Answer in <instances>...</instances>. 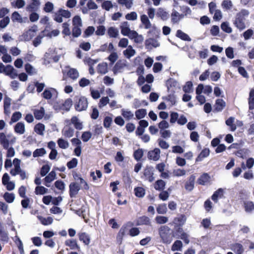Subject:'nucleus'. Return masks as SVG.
<instances>
[{"label":"nucleus","instance_id":"obj_1","mask_svg":"<svg viewBox=\"0 0 254 254\" xmlns=\"http://www.w3.org/2000/svg\"><path fill=\"white\" fill-rule=\"evenodd\" d=\"M120 29L122 35L128 37L129 39L133 40L135 43H140L143 42L144 38L142 35L138 34L134 30H131L128 22L124 21L122 22L120 26Z\"/></svg>","mask_w":254,"mask_h":254},{"label":"nucleus","instance_id":"obj_2","mask_svg":"<svg viewBox=\"0 0 254 254\" xmlns=\"http://www.w3.org/2000/svg\"><path fill=\"white\" fill-rule=\"evenodd\" d=\"M249 14L248 11L242 10L237 14L233 24L239 30L242 31L246 28V25L245 17L248 16Z\"/></svg>","mask_w":254,"mask_h":254},{"label":"nucleus","instance_id":"obj_3","mask_svg":"<svg viewBox=\"0 0 254 254\" xmlns=\"http://www.w3.org/2000/svg\"><path fill=\"white\" fill-rule=\"evenodd\" d=\"M72 34L74 37H78L81 34V28L82 26V21L79 15H75L72 19Z\"/></svg>","mask_w":254,"mask_h":254},{"label":"nucleus","instance_id":"obj_4","mask_svg":"<svg viewBox=\"0 0 254 254\" xmlns=\"http://www.w3.org/2000/svg\"><path fill=\"white\" fill-rule=\"evenodd\" d=\"M16 140V137L12 133L5 134L3 132L0 133V143L5 148L10 145L14 144Z\"/></svg>","mask_w":254,"mask_h":254},{"label":"nucleus","instance_id":"obj_5","mask_svg":"<svg viewBox=\"0 0 254 254\" xmlns=\"http://www.w3.org/2000/svg\"><path fill=\"white\" fill-rule=\"evenodd\" d=\"M159 235L164 243H170L172 241L170 229L167 226H162L159 230Z\"/></svg>","mask_w":254,"mask_h":254},{"label":"nucleus","instance_id":"obj_6","mask_svg":"<svg viewBox=\"0 0 254 254\" xmlns=\"http://www.w3.org/2000/svg\"><path fill=\"white\" fill-rule=\"evenodd\" d=\"M75 103V108L77 111H82L86 110L88 107L87 99L82 96L77 97Z\"/></svg>","mask_w":254,"mask_h":254},{"label":"nucleus","instance_id":"obj_7","mask_svg":"<svg viewBox=\"0 0 254 254\" xmlns=\"http://www.w3.org/2000/svg\"><path fill=\"white\" fill-rule=\"evenodd\" d=\"M140 20L144 26V28L148 29L151 28V29L149 31V33H158L159 30L155 26L152 27V24L148 18V17L146 15L142 14L141 15Z\"/></svg>","mask_w":254,"mask_h":254},{"label":"nucleus","instance_id":"obj_8","mask_svg":"<svg viewBox=\"0 0 254 254\" xmlns=\"http://www.w3.org/2000/svg\"><path fill=\"white\" fill-rule=\"evenodd\" d=\"M72 105V101L71 99L69 98L66 99L64 104H63L62 106H61L60 105H59V103L58 102H56L54 105V108L56 110H59L60 109H63L65 110L66 111H68L70 107H71Z\"/></svg>","mask_w":254,"mask_h":254},{"label":"nucleus","instance_id":"obj_9","mask_svg":"<svg viewBox=\"0 0 254 254\" xmlns=\"http://www.w3.org/2000/svg\"><path fill=\"white\" fill-rule=\"evenodd\" d=\"M37 30L36 27H32L25 32L21 36V39L24 41H29L35 36Z\"/></svg>","mask_w":254,"mask_h":254},{"label":"nucleus","instance_id":"obj_10","mask_svg":"<svg viewBox=\"0 0 254 254\" xmlns=\"http://www.w3.org/2000/svg\"><path fill=\"white\" fill-rule=\"evenodd\" d=\"M20 160L18 159V158L14 159L13 160V165L14 166V168L12 169L10 171V173L12 176H15L18 175V173L22 170L20 167Z\"/></svg>","mask_w":254,"mask_h":254},{"label":"nucleus","instance_id":"obj_11","mask_svg":"<svg viewBox=\"0 0 254 254\" xmlns=\"http://www.w3.org/2000/svg\"><path fill=\"white\" fill-rule=\"evenodd\" d=\"M127 66V62L125 60H120L115 64L114 67V72L115 74L122 72L125 68Z\"/></svg>","mask_w":254,"mask_h":254},{"label":"nucleus","instance_id":"obj_12","mask_svg":"<svg viewBox=\"0 0 254 254\" xmlns=\"http://www.w3.org/2000/svg\"><path fill=\"white\" fill-rule=\"evenodd\" d=\"M226 124L230 127L231 131H234L237 128V126H241L242 125V123L240 121H237L235 122V118L230 117L226 121Z\"/></svg>","mask_w":254,"mask_h":254},{"label":"nucleus","instance_id":"obj_13","mask_svg":"<svg viewBox=\"0 0 254 254\" xmlns=\"http://www.w3.org/2000/svg\"><path fill=\"white\" fill-rule=\"evenodd\" d=\"M3 73L11 78H14L17 76L14 67L9 64L5 66Z\"/></svg>","mask_w":254,"mask_h":254},{"label":"nucleus","instance_id":"obj_14","mask_svg":"<svg viewBox=\"0 0 254 254\" xmlns=\"http://www.w3.org/2000/svg\"><path fill=\"white\" fill-rule=\"evenodd\" d=\"M160 150L158 148H156L148 152V157L151 160L157 161L160 157Z\"/></svg>","mask_w":254,"mask_h":254},{"label":"nucleus","instance_id":"obj_15","mask_svg":"<svg viewBox=\"0 0 254 254\" xmlns=\"http://www.w3.org/2000/svg\"><path fill=\"white\" fill-rule=\"evenodd\" d=\"M211 177L207 173L202 174L197 180V183L201 185H206L209 183Z\"/></svg>","mask_w":254,"mask_h":254},{"label":"nucleus","instance_id":"obj_16","mask_svg":"<svg viewBox=\"0 0 254 254\" xmlns=\"http://www.w3.org/2000/svg\"><path fill=\"white\" fill-rule=\"evenodd\" d=\"M64 72H66L67 76L73 80L77 79L79 76V72L75 68H68L64 71Z\"/></svg>","mask_w":254,"mask_h":254},{"label":"nucleus","instance_id":"obj_17","mask_svg":"<svg viewBox=\"0 0 254 254\" xmlns=\"http://www.w3.org/2000/svg\"><path fill=\"white\" fill-rule=\"evenodd\" d=\"M11 19L14 22L23 23L26 21L27 18H23L18 12L15 11L11 15Z\"/></svg>","mask_w":254,"mask_h":254},{"label":"nucleus","instance_id":"obj_18","mask_svg":"<svg viewBox=\"0 0 254 254\" xmlns=\"http://www.w3.org/2000/svg\"><path fill=\"white\" fill-rule=\"evenodd\" d=\"M14 131L19 134H23L25 132V125L22 122L17 123L14 127Z\"/></svg>","mask_w":254,"mask_h":254},{"label":"nucleus","instance_id":"obj_19","mask_svg":"<svg viewBox=\"0 0 254 254\" xmlns=\"http://www.w3.org/2000/svg\"><path fill=\"white\" fill-rule=\"evenodd\" d=\"M70 195L71 197L75 196L80 190V187L76 183H71L69 185Z\"/></svg>","mask_w":254,"mask_h":254},{"label":"nucleus","instance_id":"obj_20","mask_svg":"<svg viewBox=\"0 0 254 254\" xmlns=\"http://www.w3.org/2000/svg\"><path fill=\"white\" fill-rule=\"evenodd\" d=\"M231 249L236 254H242L244 251V249L243 246L239 243H235L232 244L231 246Z\"/></svg>","mask_w":254,"mask_h":254},{"label":"nucleus","instance_id":"obj_21","mask_svg":"<svg viewBox=\"0 0 254 254\" xmlns=\"http://www.w3.org/2000/svg\"><path fill=\"white\" fill-rule=\"evenodd\" d=\"M71 123L76 129L81 130L83 128L82 122L76 117H73L71 118Z\"/></svg>","mask_w":254,"mask_h":254},{"label":"nucleus","instance_id":"obj_22","mask_svg":"<svg viewBox=\"0 0 254 254\" xmlns=\"http://www.w3.org/2000/svg\"><path fill=\"white\" fill-rule=\"evenodd\" d=\"M74 132V129L68 126L65 127L62 131L63 135L64 137L67 138H70L73 136Z\"/></svg>","mask_w":254,"mask_h":254},{"label":"nucleus","instance_id":"obj_23","mask_svg":"<svg viewBox=\"0 0 254 254\" xmlns=\"http://www.w3.org/2000/svg\"><path fill=\"white\" fill-rule=\"evenodd\" d=\"M65 245L70 250H75L79 248L76 241L74 239H68L65 241Z\"/></svg>","mask_w":254,"mask_h":254},{"label":"nucleus","instance_id":"obj_24","mask_svg":"<svg viewBox=\"0 0 254 254\" xmlns=\"http://www.w3.org/2000/svg\"><path fill=\"white\" fill-rule=\"evenodd\" d=\"M87 6L88 9L84 8L82 11L83 13H87L88 12V9H96L98 6L97 4L93 0H89L87 3Z\"/></svg>","mask_w":254,"mask_h":254},{"label":"nucleus","instance_id":"obj_25","mask_svg":"<svg viewBox=\"0 0 254 254\" xmlns=\"http://www.w3.org/2000/svg\"><path fill=\"white\" fill-rule=\"evenodd\" d=\"M195 179V177L193 175H191L190 177L189 181L186 183L185 185V189L187 190L191 191L193 190L194 185Z\"/></svg>","mask_w":254,"mask_h":254},{"label":"nucleus","instance_id":"obj_26","mask_svg":"<svg viewBox=\"0 0 254 254\" xmlns=\"http://www.w3.org/2000/svg\"><path fill=\"white\" fill-rule=\"evenodd\" d=\"M79 239L80 241H82L86 245H88L90 242V238L87 234L84 232L78 234Z\"/></svg>","mask_w":254,"mask_h":254},{"label":"nucleus","instance_id":"obj_27","mask_svg":"<svg viewBox=\"0 0 254 254\" xmlns=\"http://www.w3.org/2000/svg\"><path fill=\"white\" fill-rule=\"evenodd\" d=\"M184 17V15L180 14L176 10H174L171 14V20L173 22L177 23L178 22Z\"/></svg>","mask_w":254,"mask_h":254},{"label":"nucleus","instance_id":"obj_28","mask_svg":"<svg viewBox=\"0 0 254 254\" xmlns=\"http://www.w3.org/2000/svg\"><path fill=\"white\" fill-rule=\"evenodd\" d=\"M123 54L127 58L129 59L135 54V51L131 46H128L127 49L123 52Z\"/></svg>","mask_w":254,"mask_h":254},{"label":"nucleus","instance_id":"obj_29","mask_svg":"<svg viewBox=\"0 0 254 254\" xmlns=\"http://www.w3.org/2000/svg\"><path fill=\"white\" fill-rule=\"evenodd\" d=\"M107 33L110 37L116 38L119 34L118 29L114 27H110L108 29Z\"/></svg>","mask_w":254,"mask_h":254},{"label":"nucleus","instance_id":"obj_30","mask_svg":"<svg viewBox=\"0 0 254 254\" xmlns=\"http://www.w3.org/2000/svg\"><path fill=\"white\" fill-rule=\"evenodd\" d=\"M56 145L55 143L54 142H49V148L52 149L50 154L49 155V157L51 159H55L57 156L58 152L57 151L53 148V147H55Z\"/></svg>","mask_w":254,"mask_h":254},{"label":"nucleus","instance_id":"obj_31","mask_svg":"<svg viewBox=\"0 0 254 254\" xmlns=\"http://www.w3.org/2000/svg\"><path fill=\"white\" fill-rule=\"evenodd\" d=\"M122 115L126 120H129L133 117V113L128 109H123L121 110Z\"/></svg>","mask_w":254,"mask_h":254},{"label":"nucleus","instance_id":"obj_32","mask_svg":"<svg viewBox=\"0 0 254 254\" xmlns=\"http://www.w3.org/2000/svg\"><path fill=\"white\" fill-rule=\"evenodd\" d=\"M97 71L101 74H105L108 72V64L106 63L99 64L97 66Z\"/></svg>","mask_w":254,"mask_h":254},{"label":"nucleus","instance_id":"obj_33","mask_svg":"<svg viewBox=\"0 0 254 254\" xmlns=\"http://www.w3.org/2000/svg\"><path fill=\"white\" fill-rule=\"evenodd\" d=\"M210 153L209 149L208 148H204L203 149L199 155L197 157L196 161H202L204 158L207 157Z\"/></svg>","mask_w":254,"mask_h":254},{"label":"nucleus","instance_id":"obj_34","mask_svg":"<svg viewBox=\"0 0 254 254\" xmlns=\"http://www.w3.org/2000/svg\"><path fill=\"white\" fill-rule=\"evenodd\" d=\"M244 207L246 212H250L254 209V204L251 201L246 200L244 202Z\"/></svg>","mask_w":254,"mask_h":254},{"label":"nucleus","instance_id":"obj_35","mask_svg":"<svg viewBox=\"0 0 254 254\" xmlns=\"http://www.w3.org/2000/svg\"><path fill=\"white\" fill-rule=\"evenodd\" d=\"M224 190L222 189H219L216 190L212 196V199L217 202L218 198L222 197L223 195Z\"/></svg>","mask_w":254,"mask_h":254},{"label":"nucleus","instance_id":"obj_36","mask_svg":"<svg viewBox=\"0 0 254 254\" xmlns=\"http://www.w3.org/2000/svg\"><path fill=\"white\" fill-rule=\"evenodd\" d=\"M176 36L181 39L183 40L187 41H190L191 39L190 38L188 35L187 34L183 32L182 31L180 30H178L177 31Z\"/></svg>","mask_w":254,"mask_h":254},{"label":"nucleus","instance_id":"obj_37","mask_svg":"<svg viewBox=\"0 0 254 254\" xmlns=\"http://www.w3.org/2000/svg\"><path fill=\"white\" fill-rule=\"evenodd\" d=\"M135 195L138 197H143L145 194V190L142 187H137L134 190Z\"/></svg>","mask_w":254,"mask_h":254},{"label":"nucleus","instance_id":"obj_38","mask_svg":"<svg viewBox=\"0 0 254 254\" xmlns=\"http://www.w3.org/2000/svg\"><path fill=\"white\" fill-rule=\"evenodd\" d=\"M58 96V93L55 89L53 88L49 89V99H51L54 101L57 99Z\"/></svg>","mask_w":254,"mask_h":254},{"label":"nucleus","instance_id":"obj_39","mask_svg":"<svg viewBox=\"0 0 254 254\" xmlns=\"http://www.w3.org/2000/svg\"><path fill=\"white\" fill-rule=\"evenodd\" d=\"M146 114V110L144 109L137 110L135 112V117L138 120L144 118Z\"/></svg>","mask_w":254,"mask_h":254},{"label":"nucleus","instance_id":"obj_40","mask_svg":"<svg viewBox=\"0 0 254 254\" xmlns=\"http://www.w3.org/2000/svg\"><path fill=\"white\" fill-rule=\"evenodd\" d=\"M157 15L163 20H166L169 17L168 13L162 8H158Z\"/></svg>","mask_w":254,"mask_h":254},{"label":"nucleus","instance_id":"obj_41","mask_svg":"<svg viewBox=\"0 0 254 254\" xmlns=\"http://www.w3.org/2000/svg\"><path fill=\"white\" fill-rule=\"evenodd\" d=\"M63 27V31L62 33L65 36H69L71 34V31L69 28V24L67 22H64L63 24L62 25Z\"/></svg>","mask_w":254,"mask_h":254},{"label":"nucleus","instance_id":"obj_42","mask_svg":"<svg viewBox=\"0 0 254 254\" xmlns=\"http://www.w3.org/2000/svg\"><path fill=\"white\" fill-rule=\"evenodd\" d=\"M119 4L124 5L127 9H130L133 4V0H118Z\"/></svg>","mask_w":254,"mask_h":254},{"label":"nucleus","instance_id":"obj_43","mask_svg":"<svg viewBox=\"0 0 254 254\" xmlns=\"http://www.w3.org/2000/svg\"><path fill=\"white\" fill-rule=\"evenodd\" d=\"M25 70L29 74L33 75L36 73V69L29 64L25 65Z\"/></svg>","mask_w":254,"mask_h":254},{"label":"nucleus","instance_id":"obj_44","mask_svg":"<svg viewBox=\"0 0 254 254\" xmlns=\"http://www.w3.org/2000/svg\"><path fill=\"white\" fill-rule=\"evenodd\" d=\"M101 7L103 9L107 11H110L113 7V4L111 1L106 0L104 1L101 4Z\"/></svg>","mask_w":254,"mask_h":254},{"label":"nucleus","instance_id":"obj_45","mask_svg":"<svg viewBox=\"0 0 254 254\" xmlns=\"http://www.w3.org/2000/svg\"><path fill=\"white\" fill-rule=\"evenodd\" d=\"M155 220L158 224H163L168 221V218L166 216L158 215L155 217Z\"/></svg>","mask_w":254,"mask_h":254},{"label":"nucleus","instance_id":"obj_46","mask_svg":"<svg viewBox=\"0 0 254 254\" xmlns=\"http://www.w3.org/2000/svg\"><path fill=\"white\" fill-rule=\"evenodd\" d=\"M3 197L5 201L8 203H12L15 199V195L12 193L5 192Z\"/></svg>","mask_w":254,"mask_h":254},{"label":"nucleus","instance_id":"obj_47","mask_svg":"<svg viewBox=\"0 0 254 254\" xmlns=\"http://www.w3.org/2000/svg\"><path fill=\"white\" fill-rule=\"evenodd\" d=\"M225 102L223 100L221 99H218L216 101V109L220 111L223 110V109L225 106Z\"/></svg>","mask_w":254,"mask_h":254},{"label":"nucleus","instance_id":"obj_48","mask_svg":"<svg viewBox=\"0 0 254 254\" xmlns=\"http://www.w3.org/2000/svg\"><path fill=\"white\" fill-rule=\"evenodd\" d=\"M221 28L223 31L227 33H231L232 32V28L230 26L229 23L227 22H223L221 24Z\"/></svg>","mask_w":254,"mask_h":254},{"label":"nucleus","instance_id":"obj_49","mask_svg":"<svg viewBox=\"0 0 254 254\" xmlns=\"http://www.w3.org/2000/svg\"><path fill=\"white\" fill-rule=\"evenodd\" d=\"M137 14L135 11H132L130 13L127 14L125 16V18L127 20L134 21L137 19Z\"/></svg>","mask_w":254,"mask_h":254},{"label":"nucleus","instance_id":"obj_50","mask_svg":"<svg viewBox=\"0 0 254 254\" xmlns=\"http://www.w3.org/2000/svg\"><path fill=\"white\" fill-rule=\"evenodd\" d=\"M47 151L45 149L42 148L39 149H37L33 152V157H37L39 156H42L43 155L46 154Z\"/></svg>","mask_w":254,"mask_h":254},{"label":"nucleus","instance_id":"obj_51","mask_svg":"<svg viewBox=\"0 0 254 254\" xmlns=\"http://www.w3.org/2000/svg\"><path fill=\"white\" fill-rule=\"evenodd\" d=\"M165 186V183L162 180H158L155 184L154 188L156 190H163Z\"/></svg>","mask_w":254,"mask_h":254},{"label":"nucleus","instance_id":"obj_52","mask_svg":"<svg viewBox=\"0 0 254 254\" xmlns=\"http://www.w3.org/2000/svg\"><path fill=\"white\" fill-rule=\"evenodd\" d=\"M95 31V28L93 26H88L83 33L84 36L88 37L91 36Z\"/></svg>","mask_w":254,"mask_h":254},{"label":"nucleus","instance_id":"obj_53","mask_svg":"<svg viewBox=\"0 0 254 254\" xmlns=\"http://www.w3.org/2000/svg\"><path fill=\"white\" fill-rule=\"evenodd\" d=\"M22 117V114L19 112L14 113L11 118L10 123H15L19 121Z\"/></svg>","mask_w":254,"mask_h":254},{"label":"nucleus","instance_id":"obj_54","mask_svg":"<svg viewBox=\"0 0 254 254\" xmlns=\"http://www.w3.org/2000/svg\"><path fill=\"white\" fill-rule=\"evenodd\" d=\"M173 174L175 177H181L185 176L186 174V171L182 169H176L173 170Z\"/></svg>","mask_w":254,"mask_h":254},{"label":"nucleus","instance_id":"obj_55","mask_svg":"<svg viewBox=\"0 0 254 254\" xmlns=\"http://www.w3.org/2000/svg\"><path fill=\"white\" fill-rule=\"evenodd\" d=\"M58 143L60 147L63 149H66L69 147V143L67 140L60 138L58 141Z\"/></svg>","mask_w":254,"mask_h":254},{"label":"nucleus","instance_id":"obj_56","mask_svg":"<svg viewBox=\"0 0 254 254\" xmlns=\"http://www.w3.org/2000/svg\"><path fill=\"white\" fill-rule=\"evenodd\" d=\"M157 212L159 214H164L167 211V206L165 204H161L158 205L156 208Z\"/></svg>","mask_w":254,"mask_h":254},{"label":"nucleus","instance_id":"obj_57","mask_svg":"<svg viewBox=\"0 0 254 254\" xmlns=\"http://www.w3.org/2000/svg\"><path fill=\"white\" fill-rule=\"evenodd\" d=\"M109 99L108 97H103L100 100L99 103L98 104L99 107L102 108L105 106H106L108 103H109Z\"/></svg>","mask_w":254,"mask_h":254},{"label":"nucleus","instance_id":"obj_58","mask_svg":"<svg viewBox=\"0 0 254 254\" xmlns=\"http://www.w3.org/2000/svg\"><path fill=\"white\" fill-rule=\"evenodd\" d=\"M44 115V110L43 108H41L40 109L36 110L34 112V115L36 119L38 120L41 119Z\"/></svg>","mask_w":254,"mask_h":254},{"label":"nucleus","instance_id":"obj_59","mask_svg":"<svg viewBox=\"0 0 254 254\" xmlns=\"http://www.w3.org/2000/svg\"><path fill=\"white\" fill-rule=\"evenodd\" d=\"M78 164V160L76 158H72L70 161L67 163V167L68 169H71L75 168Z\"/></svg>","mask_w":254,"mask_h":254},{"label":"nucleus","instance_id":"obj_60","mask_svg":"<svg viewBox=\"0 0 254 254\" xmlns=\"http://www.w3.org/2000/svg\"><path fill=\"white\" fill-rule=\"evenodd\" d=\"M92 133L90 131H84L81 135V139L84 142H87L91 138Z\"/></svg>","mask_w":254,"mask_h":254},{"label":"nucleus","instance_id":"obj_61","mask_svg":"<svg viewBox=\"0 0 254 254\" xmlns=\"http://www.w3.org/2000/svg\"><path fill=\"white\" fill-rule=\"evenodd\" d=\"M106 31V28L103 25H100L97 27V30L95 31L96 35L98 36H103L105 34Z\"/></svg>","mask_w":254,"mask_h":254},{"label":"nucleus","instance_id":"obj_62","mask_svg":"<svg viewBox=\"0 0 254 254\" xmlns=\"http://www.w3.org/2000/svg\"><path fill=\"white\" fill-rule=\"evenodd\" d=\"M192 83L191 82H187L183 87V90L186 93H190L192 91Z\"/></svg>","mask_w":254,"mask_h":254},{"label":"nucleus","instance_id":"obj_63","mask_svg":"<svg viewBox=\"0 0 254 254\" xmlns=\"http://www.w3.org/2000/svg\"><path fill=\"white\" fill-rule=\"evenodd\" d=\"M45 130V126L42 124H38L35 127V131L39 134H42Z\"/></svg>","mask_w":254,"mask_h":254},{"label":"nucleus","instance_id":"obj_64","mask_svg":"<svg viewBox=\"0 0 254 254\" xmlns=\"http://www.w3.org/2000/svg\"><path fill=\"white\" fill-rule=\"evenodd\" d=\"M254 34V31L253 30L249 29L245 31L243 33V36L245 40H248L251 38L252 35Z\"/></svg>","mask_w":254,"mask_h":254}]
</instances>
